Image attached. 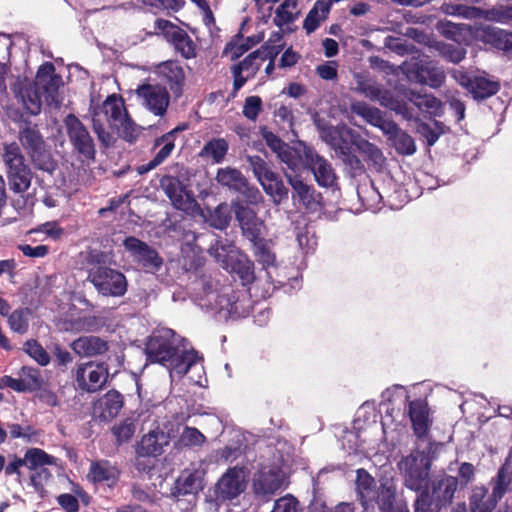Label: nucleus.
Listing matches in <instances>:
<instances>
[{"mask_svg": "<svg viewBox=\"0 0 512 512\" xmlns=\"http://www.w3.org/2000/svg\"><path fill=\"white\" fill-rule=\"evenodd\" d=\"M146 354L151 362L167 367L172 379L181 378L192 368L203 371L196 351L186 339L169 328L158 329L150 336Z\"/></svg>", "mask_w": 512, "mask_h": 512, "instance_id": "nucleus-1", "label": "nucleus"}, {"mask_svg": "<svg viewBox=\"0 0 512 512\" xmlns=\"http://www.w3.org/2000/svg\"><path fill=\"white\" fill-rule=\"evenodd\" d=\"M90 115L93 122V129L98 139L106 146L112 142L111 134L106 130L105 124L117 131V133L128 141L135 137L136 126L128 116L123 99L118 95H110L100 106L93 102L90 106Z\"/></svg>", "mask_w": 512, "mask_h": 512, "instance_id": "nucleus-2", "label": "nucleus"}, {"mask_svg": "<svg viewBox=\"0 0 512 512\" xmlns=\"http://www.w3.org/2000/svg\"><path fill=\"white\" fill-rule=\"evenodd\" d=\"M62 79L55 74V68L51 63H44L38 69L35 83L22 85L17 95L24 108L31 115H37L42 107V95L48 105L58 107L62 103L59 88Z\"/></svg>", "mask_w": 512, "mask_h": 512, "instance_id": "nucleus-3", "label": "nucleus"}, {"mask_svg": "<svg viewBox=\"0 0 512 512\" xmlns=\"http://www.w3.org/2000/svg\"><path fill=\"white\" fill-rule=\"evenodd\" d=\"M199 305L219 315L221 319L244 317L248 314L231 285L206 283Z\"/></svg>", "mask_w": 512, "mask_h": 512, "instance_id": "nucleus-4", "label": "nucleus"}, {"mask_svg": "<svg viewBox=\"0 0 512 512\" xmlns=\"http://www.w3.org/2000/svg\"><path fill=\"white\" fill-rule=\"evenodd\" d=\"M399 468L404 473L405 486L413 491H421L415 502V512H420L427 505L430 459L425 453L416 452L405 457L399 463Z\"/></svg>", "mask_w": 512, "mask_h": 512, "instance_id": "nucleus-5", "label": "nucleus"}, {"mask_svg": "<svg viewBox=\"0 0 512 512\" xmlns=\"http://www.w3.org/2000/svg\"><path fill=\"white\" fill-rule=\"evenodd\" d=\"M209 253L226 271L237 274L243 284L254 279L252 262L229 240L219 239L210 247Z\"/></svg>", "mask_w": 512, "mask_h": 512, "instance_id": "nucleus-6", "label": "nucleus"}, {"mask_svg": "<svg viewBox=\"0 0 512 512\" xmlns=\"http://www.w3.org/2000/svg\"><path fill=\"white\" fill-rule=\"evenodd\" d=\"M1 158L6 168L10 189L15 193L28 190L31 184L32 172L26 164L20 146L16 142L4 143Z\"/></svg>", "mask_w": 512, "mask_h": 512, "instance_id": "nucleus-7", "label": "nucleus"}, {"mask_svg": "<svg viewBox=\"0 0 512 512\" xmlns=\"http://www.w3.org/2000/svg\"><path fill=\"white\" fill-rule=\"evenodd\" d=\"M352 89L372 101H377L381 106L393 110L404 119H413V113L408 108L407 104L395 98L387 90H383L368 74L354 73Z\"/></svg>", "mask_w": 512, "mask_h": 512, "instance_id": "nucleus-8", "label": "nucleus"}, {"mask_svg": "<svg viewBox=\"0 0 512 512\" xmlns=\"http://www.w3.org/2000/svg\"><path fill=\"white\" fill-rule=\"evenodd\" d=\"M287 473L278 464L264 465L254 475L252 489L255 496L263 501H269L280 490L288 487Z\"/></svg>", "mask_w": 512, "mask_h": 512, "instance_id": "nucleus-9", "label": "nucleus"}, {"mask_svg": "<svg viewBox=\"0 0 512 512\" xmlns=\"http://www.w3.org/2000/svg\"><path fill=\"white\" fill-rule=\"evenodd\" d=\"M19 140L36 168L46 172L54 170L55 164L38 130L32 127L24 128L19 133Z\"/></svg>", "mask_w": 512, "mask_h": 512, "instance_id": "nucleus-10", "label": "nucleus"}, {"mask_svg": "<svg viewBox=\"0 0 512 512\" xmlns=\"http://www.w3.org/2000/svg\"><path fill=\"white\" fill-rule=\"evenodd\" d=\"M88 279L97 291L104 296H122L127 290L125 276L111 268H93L89 271Z\"/></svg>", "mask_w": 512, "mask_h": 512, "instance_id": "nucleus-11", "label": "nucleus"}, {"mask_svg": "<svg viewBox=\"0 0 512 512\" xmlns=\"http://www.w3.org/2000/svg\"><path fill=\"white\" fill-rule=\"evenodd\" d=\"M404 71L410 80L431 88L440 87L445 80L444 70L428 58L411 59L404 64Z\"/></svg>", "mask_w": 512, "mask_h": 512, "instance_id": "nucleus-12", "label": "nucleus"}, {"mask_svg": "<svg viewBox=\"0 0 512 512\" xmlns=\"http://www.w3.org/2000/svg\"><path fill=\"white\" fill-rule=\"evenodd\" d=\"M74 377L80 390L93 393L106 384L109 377L108 366L94 361L81 363L76 366Z\"/></svg>", "mask_w": 512, "mask_h": 512, "instance_id": "nucleus-13", "label": "nucleus"}, {"mask_svg": "<svg viewBox=\"0 0 512 512\" xmlns=\"http://www.w3.org/2000/svg\"><path fill=\"white\" fill-rule=\"evenodd\" d=\"M248 471L245 467L234 466L220 477L215 486L217 500L229 501L242 494L247 485Z\"/></svg>", "mask_w": 512, "mask_h": 512, "instance_id": "nucleus-14", "label": "nucleus"}, {"mask_svg": "<svg viewBox=\"0 0 512 512\" xmlns=\"http://www.w3.org/2000/svg\"><path fill=\"white\" fill-rule=\"evenodd\" d=\"M162 186L164 187L166 195L176 209L190 215H195L199 212L200 206L195 200L193 194L179 179L166 177L162 180Z\"/></svg>", "mask_w": 512, "mask_h": 512, "instance_id": "nucleus-15", "label": "nucleus"}, {"mask_svg": "<svg viewBox=\"0 0 512 512\" xmlns=\"http://www.w3.org/2000/svg\"><path fill=\"white\" fill-rule=\"evenodd\" d=\"M67 134L74 149L87 160L94 159L95 146L92 137L86 127L74 115H68L65 119Z\"/></svg>", "mask_w": 512, "mask_h": 512, "instance_id": "nucleus-16", "label": "nucleus"}, {"mask_svg": "<svg viewBox=\"0 0 512 512\" xmlns=\"http://www.w3.org/2000/svg\"><path fill=\"white\" fill-rule=\"evenodd\" d=\"M453 78L469 93L472 94L474 99H484L497 93L499 90V83L485 75L470 76L460 70L452 72Z\"/></svg>", "mask_w": 512, "mask_h": 512, "instance_id": "nucleus-17", "label": "nucleus"}, {"mask_svg": "<svg viewBox=\"0 0 512 512\" xmlns=\"http://www.w3.org/2000/svg\"><path fill=\"white\" fill-rule=\"evenodd\" d=\"M142 104L157 116H162L169 105V94L164 87L145 84L137 89Z\"/></svg>", "mask_w": 512, "mask_h": 512, "instance_id": "nucleus-18", "label": "nucleus"}, {"mask_svg": "<svg viewBox=\"0 0 512 512\" xmlns=\"http://www.w3.org/2000/svg\"><path fill=\"white\" fill-rule=\"evenodd\" d=\"M174 433L173 427H156L143 436L138 448L139 454L143 456L161 455L164 452V447L169 444L170 439L174 436Z\"/></svg>", "mask_w": 512, "mask_h": 512, "instance_id": "nucleus-19", "label": "nucleus"}, {"mask_svg": "<svg viewBox=\"0 0 512 512\" xmlns=\"http://www.w3.org/2000/svg\"><path fill=\"white\" fill-rule=\"evenodd\" d=\"M125 250L137 262L141 263L145 268L158 270L162 265V259L158 253L150 248L146 243L135 237H128L124 240Z\"/></svg>", "mask_w": 512, "mask_h": 512, "instance_id": "nucleus-20", "label": "nucleus"}, {"mask_svg": "<svg viewBox=\"0 0 512 512\" xmlns=\"http://www.w3.org/2000/svg\"><path fill=\"white\" fill-rule=\"evenodd\" d=\"M312 149L304 143L299 142L294 147L287 144L277 155L282 163H284L290 171L288 173L298 174V172L307 166V162L312 154Z\"/></svg>", "mask_w": 512, "mask_h": 512, "instance_id": "nucleus-21", "label": "nucleus"}, {"mask_svg": "<svg viewBox=\"0 0 512 512\" xmlns=\"http://www.w3.org/2000/svg\"><path fill=\"white\" fill-rule=\"evenodd\" d=\"M232 206L243 233L251 240L258 238L262 234L265 225L256 212L238 201L233 202Z\"/></svg>", "mask_w": 512, "mask_h": 512, "instance_id": "nucleus-22", "label": "nucleus"}, {"mask_svg": "<svg viewBox=\"0 0 512 512\" xmlns=\"http://www.w3.org/2000/svg\"><path fill=\"white\" fill-rule=\"evenodd\" d=\"M204 470L200 464H192L184 469L177 478L173 493L175 495H187L198 492L203 487Z\"/></svg>", "mask_w": 512, "mask_h": 512, "instance_id": "nucleus-23", "label": "nucleus"}, {"mask_svg": "<svg viewBox=\"0 0 512 512\" xmlns=\"http://www.w3.org/2000/svg\"><path fill=\"white\" fill-rule=\"evenodd\" d=\"M266 57L263 52L257 50L250 53L242 62L232 68L235 91H238L249 78L256 74Z\"/></svg>", "mask_w": 512, "mask_h": 512, "instance_id": "nucleus-24", "label": "nucleus"}, {"mask_svg": "<svg viewBox=\"0 0 512 512\" xmlns=\"http://www.w3.org/2000/svg\"><path fill=\"white\" fill-rule=\"evenodd\" d=\"M355 483L363 512H374V500L377 494L374 478L364 469H358Z\"/></svg>", "mask_w": 512, "mask_h": 512, "instance_id": "nucleus-25", "label": "nucleus"}, {"mask_svg": "<svg viewBox=\"0 0 512 512\" xmlns=\"http://www.w3.org/2000/svg\"><path fill=\"white\" fill-rule=\"evenodd\" d=\"M284 175L293 190L292 200L294 204L311 208L316 203L314 188L305 183L299 174L284 172Z\"/></svg>", "mask_w": 512, "mask_h": 512, "instance_id": "nucleus-26", "label": "nucleus"}, {"mask_svg": "<svg viewBox=\"0 0 512 512\" xmlns=\"http://www.w3.org/2000/svg\"><path fill=\"white\" fill-rule=\"evenodd\" d=\"M307 167L312 171L319 186L333 187L336 184L337 177L331 164L314 151L307 162Z\"/></svg>", "mask_w": 512, "mask_h": 512, "instance_id": "nucleus-27", "label": "nucleus"}, {"mask_svg": "<svg viewBox=\"0 0 512 512\" xmlns=\"http://www.w3.org/2000/svg\"><path fill=\"white\" fill-rule=\"evenodd\" d=\"M122 407L123 399L121 394L111 390L95 402L93 412L94 415L102 420H111L119 414Z\"/></svg>", "mask_w": 512, "mask_h": 512, "instance_id": "nucleus-28", "label": "nucleus"}, {"mask_svg": "<svg viewBox=\"0 0 512 512\" xmlns=\"http://www.w3.org/2000/svg\"><path fill=\"white\" fill-rule=\"evenodd\" d=\"M353 113L361 116L369 124L379 128L383 133L391 132L394 122L386 120L378 108L371 107L364 102L355 101L351 104Z\"/></svg>", "mask_w": 512, "mask_h": 512, "instance_id": "nucleus-29", "label": "nucleus"}, {"mask_svg": "<svg viewBox=\"0 0 512 512\" xmlns=\"http://www.w3.org/2000/svg\"><path fill=\"white\" fill-rule=\"evenodd\" d=\"M478 37L485 43L512 55V33L496 27H484L478 32Z\"/></svg>", "mask_w": 512, "mask_h": 512, "instance_id": "nucleus-30", "label": "nucleus"}, {"mask_svg": "<svg viewBox=\"0 0 512 512\" xmlns=\"http://www.w3.org/2000/svg\"><path fill=\"white\" fill-rule=\"evenodd\" d=\"M71 349L81 357H94L105 353L108 344L98 336H82L71 343Z\"/></svg>", "mask_w": 512, "mask_h": 512, "instance_id": "nucleus-31", "label": "nucleus"}, {"mask_svg": "<svg viewBox=\"0 0 512 512\" xmlns=\"http://www.w3.org/2000/svg\"><path fill=\"white\" fill-rule=\"evenodd\" d=\"M405 95L406 98L424 114L438 116L442 113L441 101L431 94H421L410 90Z\"/></svg>", "mask_w": 512, "mask_h": 512, "instance_id": "nucleus-32", "label": "nucleus"}, {"mask_svg": "<svg viewBox=\"0 0 512 512\" xmlns=\"http://www.w3.org/2000/svg\"><path fill=\"white\" fill-rule=\"evenodd\" d=\"M157 73L163 77L169 84L174 93L181 92V85L184 82V71L182 67L174 61H167L157 66Z\"/></svg>", "mask_w": 512, "mask_h": 512, "instance_id": "nucleus-33", "label": "nucleus"}, {"mask_svg": "<svg viewBox=\"0 0 512 512\" xmlns=\"http://www.w3.org/2000/svg\"><path fill=\"white\" fill-rule=\"evenodd\" d=\"M409 416L415 433L422 436L426 433L429 425L427 404L421 400L409 403Z\"/></svg>", "mask_w": 512, "mask_h": 512, "instance_id": "nucleus-34", "label": "nucleus"}, {"mask_svg": "<svg viewBox=\"0 0 512 512\" xmlns=\"http://www.w3.org/2000/svg\"><path fill=\"white\" fill-rule=\"evenodd\" d=\"M229 149V143L224 138H213L202 147L199 156L214 164L222 163Z\"/></svg>", "mask_w": 512, "mask_h": 512, "instance_id": "nucleus-35", "label": "nucleus"}, {"mask_svg": "<svg viewBox=\"0 0 512 512\" xmlns=\"http://www.w3.org/2000/svg\"><path fill=\"white\" fill-rule=\"evenodd\" d=\"M457 479L453 476H443L436 483H434L432 490V498L440 505H447L451 503L454 493L457 489Z\"/></svg>", "mask_w": 512, "mask_h": 512, "instance_id": "nucleus-36", "label": "nucleus"}, {"mask_svg": "<svg viewBox=\"0 0 512 512\" xmlns=\"http://www.w3.org/2000/svg\"><path fill=\"white\" fill-rule=\"evenodd\" d=\"M88 477L93 482H106L110 486L117 481L118 470L108 461H96L91 464Z\"/></svg>", "mask_w": 512, "mask_h": 512, "instance_id": "nucleus-37", "label": "nucleus"}, {"mask_svg": "<svg viewBox=\"0 0 512 512\" xmlns=\"http://www.w3.org/2000/svg\"><path fill=\"white\" fill-rule=\"evenodd\" d=\"M18 393L33 392L42 386L41 372L34 367L24 366L18 372Z\"/></svg>", "mask_w": 512, "mask_h": 512, "instance_id": "nucleus-38", "label": "nucleus"}, {"mask_svg": "<svg viewBox=\"0 0 512 512\" xmlns=\"http://www.w3.org/2000/svg\"><path fill=\"white\" fill-rule=\"evenodd\" d=\"M259 183L275 205H279L283 200L287 199L288 189L276 173L272 172L268 174V176Z\"/></svg>", "mask_w": 512, "mask_h": 512, "instance_id": "nucleus-39", "label": "nucleus"}, {"mask_svg": "<svg viewBox=\"0 0 512 512\" xmlns=\"http://www.w3.org/2000/svg\"><path fill=\"white\" fill-rule=\"evenodd\" d=\"M197 214H200L211 227L220 230L228 226L231 218L230 208L226 203L219 204L214 210L207 209L203 211L200 209Z\"/></svg>", "mask_w": 512, "mask_h": 512, "instance_id": "nucleus-40", "label": "nucleus"}, {"mask_svg": "<svg viewBox=\"0 0 512 512\" xmlns=\"http://www.w3.org/2000/svg\"><path fill=\"white\" fill-rule=\"evenodd\" d=\"M216 181L220 185L238 192L239 190H243L246 179L239 170L232 167H225L218 169Z\"/></svg>", "mask_w": 512, "mask_h": 512, "instance_id": "nucleus-41", "label": "nucleus"}, {"mask_svg": "<svg viewBox=\"0 0 512 512\" xmlns=\"http://www.w3.org/2000/svg\"><path fill=\"white\" fill-rule=\"evenodd\" d=\"M384 134L392 141L394 147L399 153L412 155L416 151L413 138L406 132L402 131L396 123H394V128L391 129V132H385Z\"/></svg>", "mask_w": 512, "mask_h": 512, "instance_id": "nucleus-42", "label": "nucleus"}, {"mask_svg": "<svg viewBox=\"0 0 512 512\" xmlns=\"http://www.w3.org/2000/svg\"><path fill=\"white\" fill-rule=\"evenodd\" d=\"M395 496V483L392 479H386L381 483L380 487L377 488L374 504L377 503L382 512H389L392 509Z\"/></svg>", "mask_w": 512, "mask_h": 512, "instance_id": "nucleus-43", "label": "nucleus"}, {"mask_svg": "<svg viewBox=\"0 0 512 512\" xmlns=\"http://www.w3.org/2000/svg\"><path fill=\"white\" fill-rule=\"evenodd\" d=\"M178 131V129H174L171 132L163 135L159 140H157V145H161L162 147L157 152L153 160H151L144 171H148L154 169L156 166L161 164L165 159H167L171 152L173 151L174 145V134Z\"/></svg>", "mask_w": 512, "mask_h": 512, "instance_id": "nucleus-44", "label": "nucleus"}, {"mask_svg": "<svg viewBox=\"0 0 512 512\" xmlns=\"http://www.w3.org/2000/svg\"><path fill=\"white\" fill-rule=\"evenodd\" d=\"M32 318V310L29 308H18L8 316V325L13 332L25 334L29 329V322Z\"/></svg>", "mask_w": 512, "mask_h": 512, "instance_id": "nucleus-45", "label": "nucleus"}, {"mask_svg": "<svg viewBox=\"0 0 512 512\" xmlns=\"http://www.w3.org/2000/svg\"><path fill=\"white\" fill-rule=\"evenodd\" d=\"M24 462L29 470H36L45 465H53L56 459L39 448H30L24 455Z\"/></svg>", "mask_w": 512, "mask_h": 512, "instance_id": "nucleus-46", "label": "nucleus"}, {"mask_svg": "<svg viewBox=\"0 0 512 512\" xmlns=\"http://www.w3.org/2000/svg\"><path fill=\"white\" fill-rule=\"evenodd\" d=\"M297 1L298 0H284V2L278 6L273 19L276 26L281 28L294 21L298 14Z\"/></svg>", "mask_w": 512, "mask_h": 512, "instance_id": "nucleus-47", "label": "nucleus"}, {"mask_svg": "<svg viewBox=\"0 0 512 512\" xmlns=\"http://www.w3.org/2000/svg\"><path fill=\"white\" fill-rule=\"evenodd\" d=\"M242 441L240 435H236L232 443L216 450L213 453V459L216 463H223L237 459L242 453Z\"/></svg>", "mask_w": 512, "mask_h": 512, "instance_id": "nucleus-48", "label": "nucleus"}, {"mask_svg": "<svg viewBox=\"0 0 512 512\" xmlns=\"http://www.w3.org/2000/svg\"><path fill=\"white\" fill-rule=\"evenodd\" d=\"M23 350L41 366H47L50 363L48 352L34 339L27 340L23 345Z\"/></svg>", "mask_w": 512, "mask_h": 512, "instance_id": "nucleus-49", "label": "nucleus"}, {"mask_svg": "<svg viewBox=\"0 0 512 512\" xmlns=\"http://www.w3.org/2000/svg\"><path fill=\"white\" fill-rule=\"evenodd\" d=\"M417 131L426 139L428 146H432L437 142L440 135L444 133V126L437 121L431 123L420 122L417 126Z\"/></svg>", "mask_w": 512, "mask_h": 512, "instance_id": "nucleus-50", "label": "nucleus"}, {"mask_svg": "<svg viewBox=\"0 0 512 512\" xmlns=\"http://www.w3.org/2000/svg\"><path fill=\"white\" fill-rule=\"evenodd\" d=\"M357 145L360 153L367 161L372 162L376 166H381L383 164L384 157L377 146L366 140L359 141Z\"/></svg>", "mask_w": 512, "mask_h": 512, "instance_id": "nucleus-51", "label": "nucleus"}, {"mask_svg": "<svg viewBox=\"0 0 512 512\" xmlns=\"http://www.w3.org/2000/svg\"><path fill=\"white\" fill-rule=\"evenodd\" d=\"M440 10L447 15L458 16L462 18H473L477 15V9L462 4L444 3Z\"/></svg>", "mask_w": 512, "mask_h": 512, "instance_id": "nucleus-52", "label": "nucleus"}, {"mask_svg": "<svg viewBox=\"0 0 512 512\" xmlns=\"http://www.w3.org/2000/svg\"><path fill=\"white\" fill-rule=\"evenodd\" d=\"M171 41L185 58H192L195 56L194 44L182 30H180L179 33L171 39Z\"/></svg>", "mask_w": 512, "mask_h": 512, "instance_id": "nucleus-53", "label": "nucleus"}, {"mask_svg": "<svg viewBox=\"0 0 512 512\" xmlns=\"http://www.w3.org/2000/svg\"><path fill=\"white\" fill-rule=\"evenodd\" d=\"M205 440V436L193 427H185L179 439L181 445L189 447L200 446Z\"/></svg>", "mask_w": 512, "mask_h": 512, "instance_id": "nucleus-54", "label": "nucleus"}, {"mask_svg": "<svg viewBox=\"0 0 512 512\" xmlns=\"http://www.w3.org/2000/svg\"><path fill=\"white\" fill-rule=\"evenodd\" d=\"M136 430L135 423L131 419H125L118 425L114 426L113 434L118 443L127 442L134 435Z\"/></svg>", "mask_w": 512, "mask_h": 512, "instance_id": "nucleus-55", "label": "nucleus"}, {"mask_svg": "<svg viewBox=\"0 0 512 512\" xmlns=\"http://www.w3.org/2000/svg\"><path fill=\"white\" fill-rule=\"evenodd\" d=\"M299 501L291 494H286L277 499L270 512H298Z\"/></svg>", "mask_w": 512, "mask_h": 512, "instance_id": "nucleus-56", "label": "nucleus"}, {"mask_svg": "<svg viewBox=\"0 0 512 512\" xmlns=\"http://www.w3.org/2000/svg\"><path fill=\"white\" fill-rule=\"evenodd\" d=\"M262 110V100L258 96H249L245 99L243 106V115L251 120L255 121Z\"/></svg>", "mask_w": 512, "mask_h": 512, "instance_id": "nucleus-57", "label": "nucleus"}, {"mask_svg": "<svg viewBox=\"0 0 512 512\" xmlns=\"http://www.w3.org/2000/svg\"><path fill=\"white\" fill-rule=\"evenodd\" d=\"M248 162L259 182L265 179L268 174L273 172L268 168L266 162L259 156L248 157Z\"/></svg>", "mask_w": 512, "mask_h": 512, "instance_id": "nucleus-58", "label": "nucleus"}, {"mask_svg": "<svg viewBox=\"0 0 512 512\" xmlns=\"http://www.w3.org/2000/svg\"><path fill=\"white\" fill-rule=\"evenodd\" d=\"M29 233H44L47 237L57 240L63 234V229L55 221H49L41 224L36 229L30 230Z\"/></svg>", "mask_w": 512, "mask_h": 512, "instance_id": "nucleus-59", "label": "nucleus"}, {"mask_svg": "<svg viewBox=\"0 0 512 512\" xmlns=\"http://www.w3.org/2000/svg\"><path fill=\"white\" fill-rule=\"evenodd\" d=\"M509 482H510L509 474L504 469H501L498 472L497 480H496V483H495V486H494L493 492H492V498L494 500V503H496L499 499L502 498Z\"/></svg>", "mask_w": 512, "mask_h": 512, "instance_id": "nucleus-60", "label": "nucleus"}, {"mask_svg": "<svg viewBox=\"0 0 512 512\" xmlns=\"http://www.w3.org/2000/svg\"><path fill=\"white\" fill-rule=\"evenodd\" d=\"M284 44L282 43V34L275 32L266 42V56L269 58H275L283 49Z\"/></svg>", "mask_w": 512, "mask_h": 512, "instance_id": "nucleus-61", "label": "nucleus"}, {"mask_svg": "<svg viewBox=\"0 0 512 512\" xmlns=\"http://www.w3.org/2000/svg\"><path fill=\"white\" fill-rule=\"evenodd\" d=\"M255 256L257 261L264 267L273 266L275 263V255L272 251L262 244H257L255 248Z\"/></svg>", "mask_w": 512, "mask_h": 512, "instance_id": "nucleus-62", "label": "nucleus"}, {"mask_svg": "<svg viewBox=\"0 0 512 512\" xmlns=\"http://www.w3.org/2000/svg\"><path fill=\"white\" fill-rule=\"evenodd\" d=\"M155 28L158 33H162L168 40L173 39L181 29L168 20L157 19Z\"/></svg>", "mask_w": 512, "mask_h": 512, "instance_id": "nucleus-63", "label": "nucleus"}, {"mask_svg": "<svg viewBox=\"0 0 512 512\" xmlns=\"http://www.w3.org/2000/svg\"><path fill=\"white\" fill-rule=\"evenodd\" d=\"M486 494V490L483 487H476L473 490L470 498L471 512H491L488 508H485L481 501Z\"/></svg>", "mask_w": 512, "mask_h": 512, "instance_id": "nucleus-64", "label": "nucleus"}]
</instances>
